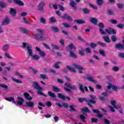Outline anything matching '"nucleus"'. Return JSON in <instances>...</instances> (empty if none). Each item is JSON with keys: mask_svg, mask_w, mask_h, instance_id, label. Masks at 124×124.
Returning <instances> with one entry per match:
<instances>
[{"mask_svg": "<svg viewBox=\"0 0 124 124\" xmlns=\"http://www.w3.org/2000/svg\"><path fill=\"white\" fill-rule=\"evenodd\" d=\"M22 47L23 49L26 48L29 56L32 57L33 60H39V56L35 54L33 55V52L32 51V46H31V45L27 43H22Z\"/></svg>", "mask_w": 124, "mask_h": 124, "instance_id": "nucleus-1", "label": "nucleus"}, {"mask_svg": "<svg viewBox=\"0 0 124 124\" xmlns=\"http://www.w3.org/2000/svg\"><path fill=\"white\" fill-rule=\"evenodd\" d=\"M33 87L35 90H37V93H38V94H41V95H43V96H45V97L47 96V95L43 93L42 92L43 91V88L40 87V84H39V83L34 81L33 84Z\"/></svg>", "mask_w": 124, "mask_h": 124, "instance_id": "nucleus-2", "label": "nucleus"}, {"mask_svg": "<svg viewBox=\"0 0 124 124\" xmlns=\"http://www.w3.org/2000/svg\"><path fill=\"white\" fill-rule=\"evenodd\" d=\"M37 31L40 34H36L35 35V38H36L37 40L40 41H43V40H45V38H44L43 36V35H44V33H43L42 30L37 29Z\"/></svg>", "mask_w": 124, "mask_h": 124, "instance_id": "nucleus-3", "label": "nucleus"}, {"mask_svg": "<svg viewBox=\"0 0 124 124\" xmlns=\"http://www.w3.org/2000/svg\"><path fill=\"white\" fill-rule=\"evenodd\" d=\"M61 18L62 19H63L64 20H67L69 22H71V21H73V18L72 17L70 16L69 15L64 13L62 16H61Z\"/></svg>", "mask_w": 124, "mask_h": 124, "instance_id": "nucleus-4", "label": "nucleus"}, {"mask_svg": "<svg viewBox=\"0 0 124 124\" xmlns=\"http://www.w3.org/2000/svg\"><path fill=\"white\" fill-rule=\"evenodd\" d=\"M78 86L79 90L82 93H85V92H89V89L87 86H85L84 87V85L81 83H79Z\"/></svg>", "mask_w": 124, "mask_h": 124, "instance_id": "nucleus-5", "label": "nucleus"}, {"mask_svg": "<svg viewBox=\"0 0 124 124\" xmlns=\"http://www.w3.org/2000/svg\"><path fill=\"white\" fill-rule=\"evenodd\" d=\"M72 65L73 66H74L75 68H76L77 69H78L79 71V73H83V72L81 71L84 70V67H82L81 65L76 63H73Z\"/></svg>", "mask_w": 124, "mask_h": 124, "instance_id": "nucleus-6", "label": "nucleus"}, {"mask_svg": "<svg viewBox=\"0 0 124 124\" xmlns=\"http://www.w3.org/2000/svg\"><path fill=\"white\" fill-rule=\"evenodd\" d=\"M123 44H117L115 45V48L118 49V50H122L124 51V38L123 40Z\"/></svg>", "mask_w": 124, "mask_h": 124, "instance_id": "nucleus-7", "label": "nucleus"}, {"mask_svg": "<svg viewBox=\"0 0 124 124\" xmlns=\"http://www.w3.org/2000/svg\"><path fill=\"white\" fill-rule=\"evenodd\" d=\"M112 89L113 91L117 92L118 90H120V87L116 86V85H114L111 84H109L108 86H107V89L108 90H110V89Z\"/></svg>", "mask_w": 124, "mask_h": 124, "instance_id": "nucleus-8", "label": "nucleus"}, {"mask_svg": "<svg viewBox=\"0 0 124 124\" xmlns=\"http://www.w3.org/2000/svg\"><path fill=\"white\" fill-rule=\"evenodd\" d=\"M87 101V105H88V106H89L90 108H93V106L91 104V103H92V104H95V103H96V102L95 101V100L93 99H91L89 100L87 99V101Z\"/></svg>", "mask_w": 124, "mask_h": 124, "instance_id": "nucleus-9", "label": "nucleus"}, {"mask_svg": "<svg viewBox=\"0 0 124 124\" xmlns=\"http://www.w3.org/2000/svg\"><path fill=\"white\" fill-rule=\"evenodd\" d=\"M64 86L65 87H67V88H69V89H70L71 90H75L77 89L76 85L74 84L72 86V85H71V84H70V83H68V82L65 83Z\"/></svg>", "mask_w": 124, "mask_h": 124, "instance_id": "nucleus-10", "label": "nucleus"}, {"mask_svg": "<svg viewBox=\"0 0 124 124\" xmlns=\"http://www.w3.org/2000/svg\"><path fill=\"white\" fill-rule=\"evenodd\" d=\"M9 13L11 15L12 17H14V16H16V15H17V10L14 8H11Z\"/></svg>", "mask_w": 124, "mask_h": 124, "instance_id": "nucleus-11", "label": "nucleus"}, {"mask_svg": "<svg viewBox=\"0 0 124 124\" xmlns=\"http://www.w3.org/2000/svg\"><path fill=\"white\" fill-rule=\"evenodd\" d=\"M44 5H45V3L43 1L41 2L38 5V10L42 13L44 12Z\"/></svg>", "mask_w": 124, "mask_h": 124, "instance_id": "nucleus-12", "label": "nucleus"}, {"mask_svg": "<svg viewBox=\"0 0 124 124\" xmlns=\"http://www.w3.org/2000/svg\"><path fill=\"white\" fill-rule=\"evenodd\" d=\"M58 97L61 98L62 100H65V99H68V100H71V99L68 96H65L64 95L62 94V93H58Z\"/></svg>", "mask_w": 124, "mask_h": 124, "instance_id": "nucleus-13", "label": "nucleus"}, {"mask_svg": "<svg viewBox=\"0 0 124 124\" xmlns=\"http://www.w3.org/2000/svg\"><path fill=\"white\" fill-rule=\"evenodd\" d=\"M110 103L111 105L113 106V107H114V108H115V109H121L122 108V106L120 105V106H117L116 105L117 104V102L115 100H111L110 102Z\"/></svg>", "mask_w": 124, "mask_h": 124, "instance_id": "nucleus-14", "label": "nucleus"}, {"mask_svg": "<svg viewBox=\"0 0 124 124\" xmlns=\"http://www.w3.org/2000/svg\"><path fill=\"white\" fill-rule=\"evenodd\" d=\"M93 112V113H97L98 114H97L96 117H98L99 119H101L102 118H103V115L101 114H100V111L98 110V109H93L92 110Z\"/></svg>", "mask_w": 124, "mask_h": 124, "instance_id": "nucleus-15", "label": "nucleus"}, {"mask_svg": "<svg viewBox=\"0 0 124 124\" xmlns=\"http://www.w3.org/2000/svg\"><path fill=\"white\" fill-rule=\"evenodd\" d=\"M17 99L20 101H18L17 103L16 102L17 105H23V103L25 101L24 99L23 98H21V97H18Z\"/></svg>", "mask_w": 124, "mask_h": 124, "instance_id": "nucleus-16", "label": "nucleus"}, {"mask_svg": "<svg viewBox=\"0 0 124 124\" xmlns=\"http://www.w3.org/2000/svg\"><path fill=\"white\" fill-rule=\"evenodd\" d=\"M66 68L67 69H68L71 72H73V73H76L77 72V70L75 68H72L70 67L69 65H67L66 67Z\"/></svg>", "mask_w": 124, "mask_h": 124, "instance_id": "nucleus-17", "label": "nucleus"}, {"mask_svg": "<svg viewBox=\"0 0 124 124\" xmlns=\"http://www.w3.org/2000/svg\"><path fill=\"white\" fill-rule=\"evenodd\" d=\"M56 105L59 106L60 108H62V106L64 108H68V104L67 103H63L62 105L61 104L58 103L56 104Z\"/></svg>", "mask_w": 124, "mask_h": 124, "instance_id": "nucleus-18", "label": "nucleus"}, {"mask_svg": "<svg viewBox=\"0 0 124 124\" xmlns=\"http://www.w3.org/2000/svg\"><path fill=\"white\" fill-rule=\"evenodd\" d=\"M14 2L16 3V4H18V5H20V6H24V2L20 0H14Z\"/></svg>", "mask_w": 124, "mask_h": 124, "instance_id": "nucleus-19", "label": "nucleus"}, {"mask_svg": "<svg viewBox=\"0 0 124 124\" xmlns=\"http://www.w3.org/2000/svg\"><path fill=\"white\" fill-rule=\"evenodd\" d=\"M24 96L28 100H31V99H32V97L31 96L30 94H29L28 93H24Z\"/></svg>", "mask_w": 124, "mask_h": 124, "instance_id": "nucleus-20", "label": "nucleus"}, {"mask_svg": "<svg viewBox=\"0 0 124 124\" xmlns=\"http://www.w3.org/2000/svg\"><path fill=\"white\" fill-rule=\"evenodd\" d=\"M86 79L88 81H89V82L94 83V84H96L97 83L96 81L93 79V77H88L86 78Z\"/></svg>", "mask_w": 124, "mask_h": 124, "instance_id": "nucleus-21", "label": "nucleus"}, {"mask_svg": "<svg viewBox=\"0 0 124 124\" xmlns=\"http://www.w3.org/2000/svg\"><path fill=\"white\" fill-rule=\"evenodd\" d=\"M6 100H7V101H10V102H11V101H12V102H13V103H14V104H16V101H15V99L13 97H7L5 98Z\"/></svg>", "mask_w": 124, "mask_h": 124, "instance_id": "nucleus-22", "label": "nucleus"}, {"mask_svg": "<svg viewBox=\"0 0 124 124\" xmlns=\"http://www.w3.org/2000/svg\"><path fill=\"white\" fill-rule=\"evenodd\" d=\"M34 106V103L33 102H28L26 103L27 107H30L31 108H32Z\"/></svg>", "mask_w": 124, "mask_h": 124, "instance_id": "nucleus-23", "label": "nucleus"}, {"mask_svg": "<svg viewBox=\"0 0 124 124\" xmlns=\"http://www.w3.org/2000/svg\"><path fill=\"white\" fill-rule=\"evenodd\" d=\"M79 118L82 122H83V123H87V121H86V116L83 114H80L79 116Z\"/></svg>", "mask_w": 124, "mask_h": 124, "instance_id": "nucleus-24", "label": "nucleus"}, {"mask_svg": "<svg viewBox=\"0 0 124 124\" xmlns=\"http://www.w3.org/2000/svg\"><path fill=\"white\" fill-rule=\"evenodd\" d=\"M47 93L49 96H51V97H52V98H55L56 97V94L51 91H48Z\"/></svg>", "mask_w": 124, "mask_h": 124, "instance_id": "nucleus-25", "label": "nucleus"}, {"mask_svg": "<svg viewBox=\"0 0 124 124\" xmlns=\"http://www.w3.org/2000/svg\"><path fill=\"white\" fill-rule=\"evenodd\" d=\"M103 38L105 42H107V43H110V42H111V40L108 36H104Z\"/></svg>", "mask_w": 124, "mask_h": 124, "instance_id": "nucleus-26", "label": "nucleus"}, {"mask_svg": "<svg viewBox=\"0 0 124 124\" xmlns=\"http://www.w3.org/2000/svg\"><path fill=\"white\" fill-rule=\"evenodd\" d=\"M3 51L4 52H7L8 51V49H9V45L6 44L3 46L2 47Z\"/></svg>", "mask_w": 124, "mask_h": 124, "instance_id": "nucleus-27", "label": "nucleus"}, {"mask_svg": "<svg viewBox=\"0 0 124 124\" xmlns=\"http://www.w3.org/2000/svg\"><path fill=\"white\" fill-rule=\"evenodd\" d=\"M90 22L91 23H93L94 25H97V19L96 18H94V17H92L90 19Z\"/></svg>", "mask_w": 124, "mask_h": 124, "instance_id": "nucleus-28", "label": "nucleus"}, {"mask_svg": "<svg viewBox=\"0 0 124 124\" xmlns=\"http://www.w3.org/2000/svg\"><path fill=\"white\" fill-rule=\"evenodd\" d=\"M8 24H9V19H8V18L4 19L2 22V25L3 26H4L5 25H8Z\"/></svg>", "mask_w": 124, "mask_h": 124, "instance_id": "nucleus-29", "label": "nucleus"}, {"mask_svg": "<svg viewBox=\"0 0 124 124\" xmlns=\"http://www.w3.org/2000/svg\"><path fill=\"white\" fill-rule=\"evenodd\" d=\"M75 22L77 23V24H86V21L82 20V19H78V20H75Z\"/></svg>", "mask_w": 124, "mask_h": 124, "instance_id": "nucleus-30", "label": "nucleus"}, {"mask_svg": "<svg viewBox=\"0 0 124 124\" xmlns=\"http://www.w3.org/2000/svg\"><path fill=\"white\" fill-rule=\"evenodd\" d=\"M52 90L54 93H60L61 92V89L56 86H52Z\"/></svg>", "mask_w": 124, "mask_h": 124, "instance_id": "nucleus-31", "label": "nucleus"}, {"mask_svg": "<svg viewBox=\"0 0 124 124\" xmlns=\"http://www.w3.org/2000/svg\"><path fill=\"white\" fill-rule=\"evenodd\" d=\"M60 63H61V62H56L55 63V64L53 65V67H54V68H56V69H60V66L59 65V64H60Z\"/></svg>", "mask_w": 124, "mask_h": 124, "instance_id": "nucleus-32", "label": "nucleus"}, {"mask_svg": "<svg viewBox=\"0 0 124 124\" xmlns=\"http://www.w3.org/2000/svg\"><path fill=\"white\" fill-rule=\"evenodd\" d=\"M81 112H84V113H90L91 110L89 109V108L85 107L81 108Z\"/></svg>", "mask_w": 124, "mask_h": 124, "instance_id": "nucleus-33", "label": "nucleus"}, {"mask_svg": "<svg viewBox=\"0 0 124 124\" xmlns=\"http://www.w3.org/2000/svg\"><path fill=\"white\" fill-rule=\"evenodd\" d=\"M97 44L98 45H100V46H101L102 47H107V45L105 43H102L101 42H97Z\"/></svg>", "mask_w": 124, "mask_h": 124, "instance_id": "nucleus-34", "label": "nucleus"}, {"mask_svg": "<svg viewBox=\"0 0 124 124\" xmlns=\"http://www.w3.org/2000/svg\"><path fill=\"white\" fill-rule=\"evenodd\" d=\"M107 14L109 16H114V15H115L114 12H113V11L110 9L107 10Z\"/></svg>", "mask_w": 124, "mask_h": 124, "instance_id": "nucleus-35", "label": "nucleus"}, {"mask_svg": "<svg viewBox=\"0 0 124 124\" xmlns=\"http://www.w3.org/2000/svg\"><path fill=\"white\" fill-rule=\"evenodd\" d=\"M70 56L71 58H73V59H77V55L75 54L72 51L70 52Z\"/></svg>", "mask_w": 124, "mask_h": 124, "instance_id": "nucleus-36", "label": "nucleus"}, {"mask_svg": "<svg viewBox=\"0 0 124 124\" xmlns=\"http://www.w3.org/2000/svg\"><path fill=\"white\" fill-rule=\"evenodd\" d=\"M50 29L55 32H59V28L56 27L52 26L50 27Z\"/></svg>", "mask_w": 124, "mask_h": 124, "instance_id": "nucleus-37", "label": "nucleus"}, {"mask_svg": "<svg viewBox=\"0 0 124 124\" xmlns=\"http://www.w3.org/2000/svg\"><path fill=\"white\" fill-rule=\"evenodd\" d=\"M0 6L2 8H4L5 7H7V4L4 2L1 1L0 2Z\"/></svg>", "mask_w": 124, "mask_h": 124, "instance_id": "nucleus-38", "label": "nucleus"}, {"mask_svg": "<svg viewBox=\"0 0 124 124\" xmlns=\"http://www.w3.org/2000/svg\"><path fill=\"white\" fill-rule=\"evenodd\" d=\"M69 108L70 109L69 110L70 112H76V109L74 108V105H70L69 106Z\"/></svg>", "mask_w": 124, "mask_h": 124, "instance_id": "nucleus-39", "label": "nucleus"}, {"mask_svg": "<svg viewBox=\"0 0 124 124\" xmlns=\"http://www.w3.org/2000/svg\"><path fill=\"white\" fill-rule=\"evenodd\" d=\"M103 0H96L97 4L99 6H101L103 4Z\"/></svg>", "mask_w": 124, "mask_h": 124, "instance_id": "nucleus-40", "label": "nucleus"}, {"mask_svg": "<svg viewBox=\"0 0 124 124\" xmlns=\"http://www.w3.org/2000/svg\"><path fill=\"white\" fill-rule=\"evenodd\" d=\"M78 100L79 102L82 103L83 101H85V102H87V98H78Z\"/></svg>", "mask_w": 124, "mask_h": 124, "instance_id": "nucleus-41", "label": "nucleus"}, {"mask_svg": "<svg viewBox=\"0 0 124 124\" xmlns=\"http://www.w3.org/2000/svg\"><path fill=\"white\" fill-rule=\"evenodd\" d=\"M98 99H99V100L102 101L103 102H106V101H107V100L102 96H99Z\"/></svg>", "mask_w": 124, "mask_h": 124, "instance_id": "nucleus-42", "label": "nucleus"}, {"mask_svg": "<svg viewBox=\"0 0 124 124\" xmlns=\"http://www.w3.org/2000/svg\"><path fill=\"white\" fill-rule=\"evenodd\" d=\"M19 30H20V31H22V32H23V33H28V32L29 31H28L22 27H20Z\"/></svg>", "mask_w": 124, "mask_h": 124, "instance_id": "nucleus-43", "label": "nucleus"}, {"mask_svg": "<svg viewBox=\"0 0 124 124\" xmlns=\"http://www.w3.org/2000/svg\"><path fill=\"white\" fill-rule=\"evenodd\" d=\"M109 22L110 24H112V25H116V24H118V21L115 19H110Z\"/></svg>", "mask_w": 124, "mask_h": 124, "instance_id": "nucleus-44", "label": "nucleus"}, {"mask_svg": "<svg viewBox=\"0 0 124 124\" xmlns=\"http://www.w3.org/2000/svg\"><path fill=\"white\" fill-rule=\"evenodd\" d=\"M82 11L84 14H89L90 13V10L87 8L82 9Z\"/></svg>", "mask_w": 124, "mask_h": 124, "instance_id": "nucleus-45", "label": "nucleus"}, {"mask_svg": "<svg viewBox=\"0 0 124 124\" xmlns=\"http://www.w3.org/2000/svg\"><path fill=\"white\" fill-rule=\"evenodd\" d=\"M98 27H99L100 28L99 30L103 29H104V28H105V26L104 25V24H103V23H99Z\"/></svg>", "mask_w": 124, "mask_h": 124, "instance_id": "nucleus-46", "label": "nucleus"}, {"mask_svg": "<svg viewBox=\"0 0 124 124\" xmlns=\"http://www.w3.org/2000/svg\"><path fill=\"white\" fill-rule=\"evenodd\" d=\"M0 88H3V89H5V90L8 89V86L5 84H0Z\"/></svg>", "mask_w": 124, "mask_h": 124, "instance_id": "nucleus-47", "label": "nucleus"}, {"mask_svg": "<svg viewBox=\"0 0 124 124\" xmlns=\"http://www.w3.org/2000/svg\"><path fill=\"white\" fill-rule=\"evenodd\" d=\"M13 81H14V82H16V83H17L18 84H22V83H23V82L19 79H16L14 78H12Z\"/></svg>", "mask_w": 124, "mask_h": 124, "instance_id": "nucleus-48", "label": "nucleus"}, {"mask_svg": "<svg viewBox=\"0 0 124 124\" xmlns=\"http://www.w3.org/2000/svg\"><path fill=\"white\" fill-rule=\"evenodd\" d=\"M40 78L42 79H46L48 80V79H49V78H48V77L46 76V75H43V74H41L40 75Z\"/></svg>", "mask_w": 124, "mask_h": 124, "instance_id": "nucleus-49", "label": "nucleus"}, {"mask_svg": "<svg viewBox=\"0 0 124 124\" xmlns=\"http://www.w3.org/2000/svg\"><path fill=\"white\" fill-rule=\"evenodd\" d=\"M111 39L112 42H116V41H117V37L113 35L111 36Z\"/></svg>", "mask_w": 124, "mask_h": 124, "instance_id": "nucleus-50", "label": "nucleus"}, {"mask_svg": "<svg viewBox=\"0 0 124 124\" xmlns=\"http://www.w3.org/2000/svg\"><path fill=\"white\" fill-rule=\"evenodd\" d=\"M99 53L100 55H101V56H103V57H105V56H106V54L103 50H100L99 51Z\"/></svg>", "mask_w": 124, "mask_h": 124, "instance_id": "nucleus-51", "label": "nucleus"}, {"mask_svg": "<svg viewBox=\"0 0 124 124\" xmlns=\"http://www.w3.org/2000/svg\"><path fill=\"white\" fill-rule=\"evenodd\" d=\"M62 25L63 26V27H64V28H70V25H69V24H67L66 22H63Z\"/></svg>", "mask_w": 124, "mask_h": 124, "instance_id": "nucleus-52", "label": "nucleus"}, {"mask_svg": "<svg viewBox=\"0 0 124 124\" xmlns=\"http://www.w3.org/2000/svg\"><path fill=\"white\" fill-rule=\"evenodd\" d=\"M112 28H109L108 29H105V31L108 34H111Z\"/></svg>", "mask_w": 124, "mask_h": 124, "instance_id": "nucleus-53", "label": "nucleus"}, {"mask_svg": "<svg viewBox=\"0 0 124 124\" xmlns=\"http://www.w3.org/2000/svg\"><path fill=\"white\" fill-rule=\"evenodd\" d=\"M51 47L53 48V49H55V50H60V48H59V46L56 45L51 44Z\"/></svg>", "mask_w": 124, "mask_h": 124, "instance_id": "nucleus-54", "label": "nucleus"}, {"mask_svg": "<svg viewBox=\"0 0 124 124\" xmlns=\"http://www.w3.org/2000/svg\"><path fill=\"white\" fill-rule=\"evenodd\" d=\"M85 51H86V53H88V54L92 53V50H91V48L90 47H86Z\"/></svg>", "mask_w": 124, "mask_h": 124, "instance_id": "nucleus-55", "label": "nucleus"}, {"mask_svg": "<svg viewBox=\"0 0 124 124\" xmlns=\"http://www.w3.org/2000/svg\"><path fill=\"white\" fill-rule=\"evenodd\" d=\"M4 56L7 58V59H9V60H11L12 58L10 56V55H9V53L7 52H5L4 54Z\"/></svg>", "mask_w": 124, "mask_h": 124, "instance_id": "nucleus-56", "label": "nucleus"}, {"mask_svg": "<svg viewBox=\"0 0 124 124\" xmlns=\"http://www.w3.org/2000/svg\"><path fill=\"white\" fill-rule=\"evenodd\" d=\"M15 75H16V76H19V77H20L21 79H23V78H24L23 76L18 72H15Z\"/></svg>", "mask_w": 124, "mask_h": 124, "instance_id": "nucleus-57", "label": "nucleus"}, {"mask_svg": "<svg viewBox=\"0 0 124 124\" xmlns=\"http://www.w3.org/2000/svg\"><path fill=\"white\" fill-rule=\"evenodd\" d=\"M96 46H97V45H96V44H95L94 43H91L90 44V47H91V48H93V49L94 48H95V47H96Z\"/></svg>", "mask_w": 124, "mask_h": 124, "instance_id": "nucleus-58", "label": "nucleus"}, {"mask_svg": "<svg viewBox=\"0 0 124 124\" xmlns=\"http://www.w3.org/2000/svg\"><path fill=\"white\" fill-rule=\"evenodd\" d=\"M112 70L114 71L115 72H117V71H119L120 70V68L117 67V66H114L112 68Z\"/></svg>", "mask_w": 124, "mask_h": 124, "instance_id": "nucleus-59", "label": "nucleus"}, {"mask_svg": "<svg viewBox=\"0 0 124 124\" xmlns=\"http://www.w3.org/2000/svg\"><path fill=\"white\" fill-rule=\"evenodd\" d=\"M117 28H119V29H121L123 30L124 28V24H119L117 25Z\"/></svg>", "mask_w": 124, "mask_h": 124, "instance_id": "nucleus-60", "label": "nucleus"}, {"mask_svg": "<svg viewBox=\"0 0 124 124\" xmlns=\"http://www.w3.org/2000/svg\"><path fill=\"white\" fill-rule=\"evenodd\" d=\"M99 31L101 34H103V35H105V34H106V32H105L103 29H99Z\"/></svg>", "mask_w": 124, "mask_h": 124, "instance_id": "nucleus-61", "label": "nucleus"}, {"mask_svg": "<svg viewBox=\"0 0 124 124\" xmlns=\"http://www.w3.org/2000/svg\"><path fill=\"white\" fill-rule=\"evenodd\" d=\"M91 122L92 123H97V122H98V120L96 118H91Z\"/></svg>", "mask_w": 124, "mask_h": 124, "instance_id": "nucleus-62", "label": "nucleus"}, {"mask_svg": "<svg viewBox=\"0 0 124 124\" xmlns=\"http://www.w3.org/2000/svg\"><path fill=\"white\" fill-rule=\"evenodd\" d=\"M102 95H103V96H108L109 94H108V92H103L102 93Z\"/></svg>", "mask_w": 124, "mask_h": 124, "instance_id": "nucleus-63", "label": "nucleus"}, {"mask_svg": "<svg viewBox=\"0 0 124 124\" xmlns=\"http://www.w3.org/2000/svg\"><path fill=\"white\" fill-rule=\"evenodd\" d=\"M119 57L121 59H124V53H119Z\"/></svg>", "mask_w": 124, "mask_h": 124, "instance_id": "nucleus-64", "label": "nucleus"}]
</instances>
